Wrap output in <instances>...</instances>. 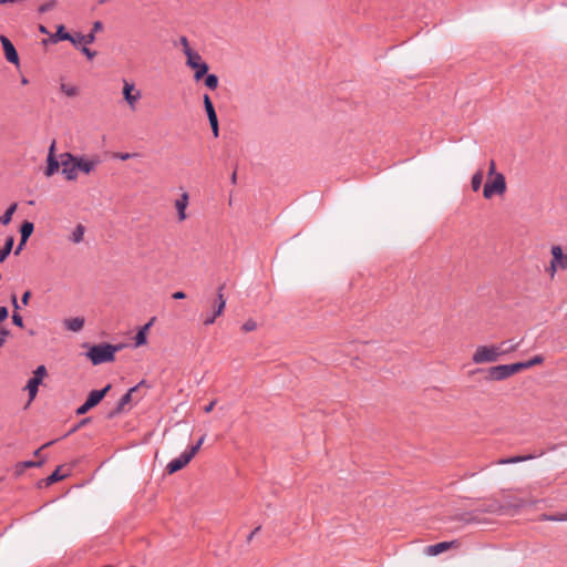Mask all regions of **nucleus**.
Masks as SVG:
<instances>
[{
	"label": "nucleus",
	"instance_id": "1",
	"mask_svg": "<svg viewBox=\"0 0 567 567\" xmlns=\"http://www.w3.org/2000/svg\"><path fill=\"white\" fill-rule=\"evenodd\" d=\"M524 505H525L524 501H518L515 504L504 505L498 499H488L486 503H483L482 505H480L475 511L463 514L460 517V520L465 523V524L477 523L478 520H477V518L475 516L476 513H489V514H498V515H501V514H504L505 512H507L511 508L519 509Z\"/></svg>",
	"mask_w": 567,
	"mask_h": 567
},
{
	"label": "nucleus",
	"instance_id": "2",
	"mask_svg": "<svg viewBox=\"0 0 567 567\" xmlns=\"http://www.w3.org/2000/svg\"><path fill=\"white\" fill-rule=\"evenodd\" d=\"M123 344L100 343L92 346L86 355L93 365H99L105 362H112L115 359V353L123 349Z\"/></svg>",
	"mask_w": 567,
	"mask_h": 567
},
{
	"label": "nucleus",
	"instance_id": "3",
	"mask_svg": "<svg viewBox=\"0 0 567 567\" xmlns=\"http://www.w3.org/2000/svg\"><path fill=\"white\" fill-rule=\"evenodd\" d=\"M501 352L497 344L478 346L473 353L472 361L475 364L493 363L499 360Z\"/></svg>",
	"mask_w": 567,
	"mask_h": 567
},
{
	"label": "nucleus",
	"instance_id": "4",
	"mask_svg": "<svg viewBox=\"0 0 567 567\" xmlns=\"http://www.w3.org/2000/svg\"><path fill=\"white\" fill-rule=\"evenodd\" d=\"M112 385L109 383L101 390H93L89 393L85 402L76 409V415H83L91 409L96 406L111 390Z\"/></svg>",
	"mask_w": 567,
	"mask_h": 567
},
{
	"label": "nucleus",
	"instance_id": "5",
	"mask_svg": "<svg viewBox=\"0 0 567 567\" xmlns=\"http://www.w3.org/2000/svg\"><path fill=\"white\" fill-rule=\"evenodd\" d=\"M186 65L189 66L192 70H194V79L195 81H199L204 78V75L208 72V64L203 61L202 55L194 51V52H186Z\"/></svg>",
	"mask_w": 567,
	"mask_h": 567
},
{
	"label": "nucleus",
	"instance_id": "6",
	"mask_svg": "<svg viewBox=\"0 0 567 567\" xmlns=\"http://www.w3.org/2000/svg\"><path fill=\"white\" fill-rule=\"evenodd\" d=\"M60 165L62 167V175L66 181H75L78 177L76 173V156L70 152L61 153L60 156Z\"/></svg>",
	"mask_w": 567,
	"mask_h": 567
},
{
	"label": "nucleus",
	"instance_id": "7",
	"mask_svg": "<svg viewBox=\"0 0 567 567\" xmlns=\"http://www.w3.org/2000/svg\"><path fill=\"white\" fill-rule=\"evenodd\" d=\"M506 192V181L502 173L495 174L492 182H486L483 188V196L486 199L493 195H503Z\"/></svg>",
	"mask_w": 567,
	"mask_h": 567
},
{
	"label": "nucleus",
	"instance_id": "8",
	"mask_svg": "<svg viewBox=\"0 0 567 567\" xmlns=\"http://www.w3.org/2000/svg\"><path fill=\"white\" fill-rule=\"evenodd\" d=\"M513 374L514 372L511 364H499L488 368L485 379L488 381H502Z\"/></svg>",
	"mask_w": 567,
	"mask_h": 567
},
{
	"label": "nucleus",
	"instance_id": "9",
	"mask_svg": "<svg viewBox=\"0 0 567 567\" xmlns=\"http://www.w3.org/2000/svg\"><path fill=\"white\" fill-rule=\"evenodd\" d=\"M144 384H145V380H142L136 385L132 386L124 395H122V398L117 402L116 406L107 413V415H106L107 419H113L116 415L121 414L124 410V406L131 402L132 395H133V390H137L140 386H142Z\"/></svg>",
	"mask_w": 567,
	"mask_h": 567
},
{
	"label": "nucleus",
	"instance_id": "10",
	"mask_svg": "<svg viewBox=\"0 0 567 567\" xmlns=\"http://www.w3.org/2000/svg\"><path fill=\"white\" fill-rule=\"evenodd\" d=\"M123 97L131 106V109H135L136 102L142 97L141 91L135 89L134 83H130L126 80H123Z\"/></svg>",
	"mask_w": 567,
	"mask_h": 567
},
{
	"label": "nucleus",
	"instance_id": "11",
	"mask_svg": "<svg viewBox=\"0 0 567 567\" xmlns=\"http://www.w3.org/2000/svg\"><path fill=\"white\" fill-rule=\"evenodd\" d=\"M0 42L2 44L7 61L18 66L20 63L19 54L12 42L6 35H0Z\"/></svg>",
	"mask_w": 567,
	"mask_h": 567
},
{
	"label": "nucleus",
	"instance_id": "12",
	"mask_svg": "<svg viewBox=\"0 0 567 567\" xmlns=\"http://www.w3.org/2000/svg\"><path fill=\"white\" fill-rule=\"evenodd\" d=\"M223 290H224V286H220L217 291V301H218L217 308L212 315L206 316L204 318L203 323L205 326L213 324L215 322L216 318L223 313L225 306H226V299L224 298Z\"/></svg>",
	"mask_w": 567,
	"mask_h": 567
},
{
	"label": "nucleus",
	"instance_id": "13",
	"mask_svg": "<svg viewBox=\"0 0 567 567\" xmlns=\"http://www.w3.org/2000/svg\"><path fill=\"white\" fill-rule=\"evenodd\" d=\"M100 163H101V161L97 156H94L92 158H84V157L76 156V163H75L76 172L81 171L84 174H90L91 172H93L96 168V166Z\"/></svg>",
	"mask_w": 567,
	"mask_h": 567
},
{
	"label": "nucleus",
	"instance_id": "14",
	"mask_svg": "<svg viewBox=\"0 0 567 567\" xmlns=\"http://www.w3.org/2000/svg\"><path fill=\"white\" fill-rule=\"evenodd\" d=\"M190 460H192L190 455L185 450L178 457L172 460L166 465L167 473L173 474V473L181 471L183 467H185L190 462Z\"/></svg>",
	"mask_w": 567,
	"mask_h": 567
},
{
	"label": "nucleus",
	"instance_id": "15",
	"mask_svg": "<svg viewBox=\"0 0 567 567\" xmlns=\"http://www.w3.org/2000/svg\"><path fill=\"white\" fill-rule=\"evenodd\" d=\"M189 204V195L187 192H183L181 197L175 200V207L177 209L178 220L183 221L186 219V208Z\"/></svg>",
	"mask_w": 567,
	"mask_h": 567
},
{
	"label": "nucleus",
	"instance_id": "16",
	"mask_svg": "<svg viewBox=\"0 0 567 567\" xmlns=\"http://www.w3.org/2000/svg\"><path fill=\"white\" fill-rule=\"evenodd\" d=\"M551 256L555 260V262L559 266V269L565 270L567 269V254L563 252V249L560 246L555 245L550 249Z\"/></svg>",
	"mask_w": 567,
	"mask_h": 567
},
{
	"label": "nucleus",
	"instance_id": "17",
	"mask_svg": "<svg viewBox=\"0 0 567 567\" xmlns=\"http://www.w3.org/2000/svg\"><path fill=\"white\" fill-rule=\"evenodd\" d=\"M457 545V540H451V542H441L435 545H431L427 547L426 551L430 555H439L450 548H453Z\"/></svg>",
	"mask_w": 567,
	"mask_h": 567
},
{
	"label": "nucleus",
	"instance_id": "18",
	"mask_svg": "<svg viewBox=\"0 0 567 567\" xmlns=\"http://www.w3.org/2000/svg\"><path fill=\"white\" fill-rule=\"evenodd\" d=\"M103 30V23L101 21H95L92 25L91 31L84 37H79V41H83L84 44H92L95 41L96 32Z\"/></svg>",
	"mask_w": 567,
	"mask_h": 567
},
{
	"label": "nucleus",
	"instance_id": "19",
	"mask_svg": "<svg viewBox=\"0 0 567 567\" xmlns=\"http://www.w3.org/2000/svg\"><path fill=\"white\" fill-rule=\"evenodd\" d=\"M154 318L151 319L150 322L144 324L136 333L134 340H135V347H141L146 343L147 341V331L153 324Z\"/></svg>",
	"mask_w": 567,
	"mask_h": 567
},
{
	"label": "nucleus",
	"instance_id": "20",
	"mask_svg": "<svg viewBox=\"0 0 567 567\" xmlns=\"http://www.w3.org/2000/svg\"><path fill=\"white\" fill-rule=\"evenodd\" d=\"M50 40L53 43H56L59 41H68V40H71V33L66 31V29L63 24H60L56 27L55 33H53L50 37Z\"/></svg>",
	"mask_w": 567,
	"mask_h": 567
},
{
	"label": "nucleus",
	"instance_id": "21",
	"mask_svg": "<svg viewBox=\"0 0 567 567\" xmlns=\"http://www.w3.org/2000/svg\"><path fill=\"white\" fill-rule=\"evenodd\" d=\"M519 344L520 342H514L513 340L502 341L499 344H497L501 357L516 351Z\"/></svg>",
	"mask_w": 567,
	"mask_h": 567
},
{
	"label": "nucleus",
	"instance_id": "22",
	"mask_svg": "<svg viewBox=\"0 0 567 567\" xmlns=\"http://www.w3.org/2000/svg\"><path fill=\"white\" fill-rule=\"evenodd\" d=\"M64 326L70 331H80L84 326V319L81 317L70 318L64 320Z\"/></svg>",
	"mask_w": 567,
	"mask_h": 567
},
{
	"label": "nucleus",
	"instance_id": "23",
	"mask_svg": "<svg viewBox=\"0 0 567 567\" xmlns=\"http://www.w3.org/2000/svg\"><path fill=\"white\" fill-rule=\"evenodd\" d=\"M13 245H14L13 236L7 237L3 247L0 248V262L4 261L8 258V256L12 251Z\"/></svg>",
	"mask_w": 567,
	"mask_h": 567
},
{
	"label": "nucleus",
	"instance_id": "24",
	"mask_svg": "<svg viewBox=\"0 0 567 567\" xmlns=\"http://www.w3.org/2000/svg\"><path fill=\"white\" fill-rule=\"evenodd\" d=\"M60 159L56 157H47V167L44 171L45 176L50 177L59 171Z\"/></svg>",
	"mask_w": 567,
	"mask_h": 567
},
{
	"label": "nucleus",
	"instance_id": "25",
	"mask_svg": "<svg viewBox=\"0 0 567 567\" xmlns=\"http://www.w3.org/2000/svg\"><path fill=\"white\" fill-rule=\"evenodd\" d=\"M532 458H534L533 455H517V456H513V457H508V458H499L498 461H496V464H499V465L516 464V463L528 461Z\"/></svg>",
	"mask_w": 567,
	"mask_h": 567
},
{
	"label": "nucleus",
	"instance_id": "26",
	"mask_svg": "<svg viewBox=\"0 0 567 567\" xmlns=\"http://www.w3.org/2000/svg\"><path fill=\"white\" fill-rule=\"evenodd\" d=\"M40 384H41L40 381L34 380L32 378L29 379V381L25 385V390L28 391L30 401L34 400V398L37 396L38 389H39Z\"/></svg>",
	"mask_w": 567,
	"mask_h": 567
},
{
	"label": "nucleus",
	"instance_id": "27",
	"mask_svg": "<svg viewBox=\"0 0 567 567\" xmlns=\"http://www.w3.org/2000/svg\"><path fill=\"white\" fill-rule=\"evenodd\" d=\"M33 230H34V224L32 221H29V220L23 221L22 225L20 226L21 238H23L24 240H28L30 238V236L32 235Z\"/></svg>",
	"mask_w": 567,
	"mask_h": 567
},
{
	"label": "nucleus",
	"instance_id": "28",
	"mask_svg": "<svg viewBox=\"0 0 567 567\" xmlns=\"http://www.w3.org/2000/svg\"><path fill=\"white\" fill-rule=\"evenodd\" d=\"M540 520L545 522H566L567 520V511L564 513L556 514H543L540 516Z\"/></svg>",
	"mask_w": 567,
	"mask_h": 567
},
{
	"label": "nucleus",
	"instance_id": "29",
	"mask_svg": "<svg viewBox=\"0 0 567 567\" xmlns=\"http://www.w3.org/2000/svg\"><path fill=\"white\" fill-rule=\"evenodd\" d=\"M84 233H85V228L83 225L79 224L74 230L72 231V235L70 237V240L74 244H79L83 240V237H84Z\"/></svg>",
	"mask_w": 567,
	"mask_h": 567
},
{
	"label": "nucleus",
	"instance_id": "30",
	"mask_svg": "<svg viewBox=\"0 0 567 567\" xmlns=\"http://www.w3.org/2000/svg\"><path fill=\"white\" fill-rule=\"evenodd\" d=\"M60 470H61V466H58L55 468V471L45 478L47 486H49L55 482H59L69 475V474H61Z\"/></svg>",
	"mask_w": 567,
	"mask_h": 567
},
{
	"label": "nucleus",
	"instance_id": "31",
	"mask_svg": "<svg viewBox=\"0 0 567 567\" xmlns=\"http://www.w3.org/2000/svg\"><path fill=\"white\" fill-rule=\"evenodd\" d=\"M16 209H17V204L16 203L10 205L7 208V210L3 213V215L0 217V224L8 225L11 221L12 215L16 212Z\"/></svg>",
	"mask_w": 567,
	"mask_h": 567
},
{
	"label": "nucleus",
	"instance_id": "32",
	"mask_svg": "<svg viewBox=\"0 0 567 567\" xmlns=\"http://www.w3.org/2000/svg\"><path fill=\"white\" fill-rule=\"evenodd\" d=\"M483 178H484V174H483V171H477L473 176H472V181H471V185H472V189L474 192H477L481 186H482V182H483Z\"/></svg>",
	"mask_w": 567,
	"mask_h": 567
},
{
	"label": "nucleus",
	"instance_id": "33",
	"mask_svg": "<svg viewBox=\"0 0 567 567\" xmlns=\"http://www.w3.org/2000/svg\"><path fill=\"white\" fill-rule=\"evenodd\" d=\"M60 90L69 97H74L79 94V89L71 84L61 83Z\"/></svg>",
	"mask_w": 567,
	"mask_h": 567
},
{
	"label": "nucleus",
	"instance_id": "34",
	"mask_svg": "<svg viewBox=\"0 0 567 567\" xmlns=\"http://www.w3.org/2000/svg\"><path fill=\"white\" fill-rule=\"evenodd\" d=\"M205 85L209 89V90H216L217 86H218V83H219V80H218V76L216 74H205Z\"/></svg>",
	"mask_w": 567,
	"mask_h": 567
},
{
	"label": "nucleus",
	"instance_id": "35",
	"mask_svg": "<svg viewBox=\"0 0 567 567\" xmlns=\"http://www.w3.org/2000/svg\"><path fill=\"white\" fill-rule=\"evenodd\" d=\"M203 103H204V107H205L207 116H210L216 113L214 104L208 94H204Z\"/></svg>",
	"mask_w": 567,
	"mask_h": 567
},
{
	"label": "nucleus",
	"instance_id": "36",
	"mask_svg": "<svg viewBox=\"0 0 567 567\" xmlns=\"http://www.w3.org/2000/svg\"><path fill=\"white\" fill-rule=\"evenodd\" d=\"M47 375V369L43 364L39 365L34 371H33V377L32 379L34 380H38L40 382H42L43 378Z\"/></svg>",
	"mask_w": 567,
	"mask_h": 567
},
{
	"label": "nucleus",
	"instance_id": "37",
	"mask_svg": "<svg viewBox=\"0 0 567 567\" xmlns=\"http://www.w3.org/2000/svg\"><path fill=\"white\" fill-rule=\"evenodd\" d=\"M56 6V0H49L47 2H44L43 4H41L38 9L39 13H45L52 9H54Z\"/></svg>",
	"mask_w": 567,
	"mask_h": 567
},
{
	"label": "nucleus",
	"instance_id": "38",
	"mask_svg": "<svg viewBox=\"0 0 567 567\" xmlns=\"http://www.w3.org/2000/svg\"><path fill=\"white\" fill-rule=\"evenodd\" d=\"M204 440H205V435H203L195 445H193L192 447L187 449L186 452L190 455V457L193 458L195 456V454L197 453V451L200 449L202 444L204 443Z\"/></svg>",
	"mask_w": 567,
	"mask_h": 567
},
{
	"label": "nucleus",
	"instance_id": "39",
	"mask_svg": "<svg viewBox=\"0 0 567 567\" xmlns=\"http://www.w3.org/2000/svg\"><path fill=\"white\" fill-rule=\"evenodd\" d=\"M257 328V323L255 320L252 319H248L247 321L244 322V324L241 326V329L243 331L245 332H250V331H254L255 329Z\"/></svg>",
	"mask_w": 567,
	"mask_h": 567
},
{
	"label": "nucleus",
	"instance_id": "40",
	"mask_svg": "<svg viewBox=\"0 0 567 567\" xmlns=\"http://www.w3.org/2000/svg\"><path fill=\"white\" fill-rule=\"evenodd\" d=\"M511 365H512L514 374L522 370L529 369L527 361L515 362V363H512Z\"/></svg>",
	"mask_w": 567,
	"mask_h": 567
},
{
	"label": "nucleus",
	"instance_id": "41",
	"mask_svg": "<svg viewBox=\"0 0 567 567\" xmlns=\"http://www.w3.org/2000/svg\"><path fill=\"white\" fill-rule=\"evenodd\" d=\"M43 461H24L19 464L22 468H29V467H40L42 466Z\"/></svg>",
	"mask_w": 567,
	"mask_h": 567
},
{
	"label": "nucleus",
	"instance_id": "42",
	"mask_svg": "<svg viewBox=\"0 0 567 567\" xmlns=\"http://www.w3.org/2000/svg\"><path fill=\"white\" fill-rule=\"evenodd\" d=\"M89 44H84L80 48V51L87 58V60H93L96 55V51H92L87 48Z\"/></svg>",
	"mask_w": 567,
	"mask_h": 567
},
{
	"label": "nucleus",
	"instance_id": "43",
	"mask_svg": "<svg viewBox=\"0 0 567 567\" xmlns=\"http://www.w3.org/2000/svg\"><path fill=\"white\" fill-rule=\"evenodd\" d=\"M12 322L19 328H23V318L18 311H13L12 313Z\"/></svg>",
	"mask_w": 567,
	"mask_h": 567
},
{
	"label": "nucleus",
	"instance_id": "44",
	"mask_svg": "<svg viewBox=\"0 0 567 567\" xmlns=\"http://www.w3.org/2000/svg\"><path fill=\"white\" fill-rule=\"evenodd\" d=\"M179 42H181V44L183 47V52H184L185 55H186V52H188V53L189 52H194V50L189 47V42H188V39L186 37H184V35L181 37Z\"/></svg>",
	"mask_w": 567,
	"mask_h": 567
},
{
	"label": "nucleus",
	"instance_id": "45",
	"mask_svg": "<svg viewBox=\"0 0 567 567\" xmlns=\"http://www.w3.org/2000/svg\"><path fill=\"white\" fill-rule=\"evenodd\" d=\"M79 37H84V34L80 32L71 33V40H69L76 49H80V44L83 43V41H79Z\"/></svg>",
	"mask_w": 567,
	"mask_h": 567
},
{
	"label": "nucleus",
	"instance_id": "46",
	"mask_svg": "<svg viewBox=\"0 0 567 567\" xmlns=\"http://www.w3.org/2000/svg\"><path fill=\"white\" fill-rule=\"evenodd\" d=\"M10 331L7 328L0 327V348L4 344Z\"/></svg>",
	"mask_w": 567,
	"mask_h": 567
},
{
	"label": "nucleus",
	"instance_id": "47",
	"mask_svg": "<svg viewBox=\"0 0 567 567\" xmlns=\"http://www.w3.org/2000/svg\"><path fill=\"white\" fill-rule=\"evenodd\" d=\"M90 421H91V417H85V419L81 420V421H80L75 426H73V427L69 431V433H68L66 435H69V434H71V433H74V432H75V431H78L80 427H82V426H84L85 424H87Z\"/></svg>",
	"mask_w": 567,
	"mask_h": 567
},
{
	"label": "nucleus",
	"instance_id": "48",
	"mask_svg": "<svg viewBox=\"0 0 567 567\" xmlns=\"http://www.w3.org/2000/svg\"><path fill=\"white\" fill-rule=\"evenodd\" d=\"M544 361V358L542 355H535L530 360H528V367L532 368L536 364H540Z\"/></svg>",
	"mask_w": 567,
	"mask_h": 567
},
{
	"label": "nucleus",
	"instance_id": "49",
	"mask_svg": "<svg viewBox=\"0 0 567 567\" xmlns=\"http://www.w3.org/2000/svg\"><path fill=\"white\" fill-rule=\"evenodd\" d=\"M137 154L135 153H116L115 157L120 158L121 161H126L128 158L135 157Z\"/></svg>",
	"mask_w": 567,
	"mask_h": 567
},
{
	"label": "nucleus",
	"instance_id": "50",
	"mask_svg": "<svg viewBox=\"0 0 567 567\" xmlns=\"http://www.w3.org/2000/svg\"><path fill=\"white\" fill-rule=\"evenodd\" d=\"M557 269H559V266L555 262L554 258H551V261H550V266H549V275L550 277L553 278L557 271Z\"/></svg>",
	"mask_w": 567,
	"mask_h": 567
},
{
	"label": "nucleus",
	"instance_id": "51",
	"mask_svg": "<svg viewBox=\"0 0 567 567\" xmlns=\"http://www.w3.org/2000/svg\"><path fill=\"white\" fill-rule=\"evenodd\" d=\"M28 240H24L23 238H20V243L18 244L16 250H14V255L18 256L20 255V252L22 251V249L24 248L25 244H27Z\"/></svg>",
	"mask_w": 567,
	"mask_h": 567
},
{
	"label": "nucleus",
	"instance_id": "52",
	"mask_svg": "<svg viewBox=\"0 0 567 567\" xmlns=\"http://www.w3.org/2000/svg\"><path fill=\"white\" fill-rule=\"evenodd\" d=\"M9 316L7 307H0V322L4 321Z\"/></svg>",
	"mask_w": 567,
	"mask_h": 567
},
{
	"label": "nucleus",
	"instance_id": "53",
	"mask_svg": "<svg viewBox=\"0 0 567 567\" xmlns=\"http://www.w3.org/2000/svg\"><path fill=\"white\" fill-rule=\"evenodd\" d=\"M11 303H12V307H13V311H18L19 312L20 306L18 303V298H17L16 293L11 295Z\"/></svg>",
	"mask_w": 567,
	"mask_h": 567
},
{
	"label": "nucleus",
	"instance_id": "54",
	"mask_svg": "<svg viewBox=\"0 0 567 567\" xmlns=\"http://www.w3.org/2000/svg\"><path fill=\"white\" fill-rule=\"evenodd\" d=\"M30 297H31V291H29V290H27V291L22 295V297H21V302H22V305H23V306H27V305H28Z\"/></svg>",
	"mask_w": 567,
	"mask_h": 567
},
{
	"label": "nucleus",
	"instance_id": "55",
	"mask_svg": "<svg viewBox=\"0 0 567 567\" xmlns=\"http://www.w3.org/2000/svg\"><path fill=\"white\" fill-rule=\"evenodd\" d=\"M496 173V165H495V162L492 159L489 162V166H488V175L489 176H495Z\"/></svg>",
	"mask_w": 567,
	"mask_h": 567
},
{
	"label": "nucleus",
	"instance_id": "56",
	"mask_svg": "<svg viewBox=\"0 0 567 567\" xmlns=\"http://www.w3.org/2000/svg\"><path fill=\"white\" fill-rule=\"evenodd\" d=\"M261 529V526H257L254 530H251L247 536V543H250L255 535Z\"/></svg>",
	"mask_w": 567,
	"mask_h": 567
},
{
	"label": "nucleus",
	"instance_id": "57",
	"mask_svg": "<svg viewBox=\"0 0 567 567\" xmlns=\"http://www.w3.org/2000/svg\"><path fill=\"white\" fill-rule=\"evenodd\" d=\"M48 157H56L55 156V141L53 140L48 152Z\"/></svg>",
	"mask_w": 567,
	"mask_h": 567
},
{
	"label": "nucleus",
	"instance_id": "58",
	"mask_svg": "<svg viewBox=\"0 0 567 567\" xmlns=\"http://www.w3.org/2000/svg\"><path fill=\"white\" fill-rule=\"evenodd\" d=\"M174 299L182 300L186 298V293L184 291H176L172 296Z\"/></svg>",
	"mask_w": 567,
	"mask_h": 567
},
{
	"label": "nucleus",
	"instance_id": "59",
	"mask_svg": "<svg viewBox=\"0 0 567 567\" xmlns=\"http://www.w3.org/2000/svg\"><path fill=\"white\" fill-rule=\"evenodd\" d=\"M216 404V400L209 402L205 408H204V411L205 413H209L213 411L214 406Z\"/></svg>",
	"mask_w": 567,
	"mask_h": 567
},
{
	"label": "nucleus",
	"instance_id": "60",
	"mask_svg": "<svg viewBox=\"0 0 567 567\" xmlns=\"http://www.w3.org/2000/svg\"><path fill=\"white\" fill-rule=\"evenodd\" d=\"M208 117V121H209V125H215V124H218V117H217V114H213L210 116H207Z\"/></svg>",
	"mask_w": 567,
	"mask_h": 567
},
{
	"label": "nucleus",
	"instance_id": "61",
	"mask_svg": "<svg viewBox=\"0 0 567 567\" xmlns=\"http://www.w3.org/2000/svg\"><path fill=\"white\" fill-rule=\"evenodd\" d=\"M210 128H212V133H213L214 137H218L219 136V124L212 125Z\"/></svg>",
	"mask_w": 567,
	"mask_h": 567
},
{
	"label": "nucleus",
	"instance_id": "62",
	"mask_svg": "<svg viewBox=\"0 0 567 567\" xmlns=\"http://www.w3.org/2000/svg\"><path fill=\"white\" fill-rule=\"evenodd\" d=\"M52 443H53V441H51V442H48V443L43 444L40 449H38V450H35V451H34V455H39V453H40V451H41L42 449H45L47 446L51 445Z\"/></svg>",
	"mask_w": 567,
	"mask_h": 567
},
{
	"label": "nucleus",
	"instance_id": "63",
	"mask_svg": "<svg viewBox=\"0 0 567 567\" xmlns=\"http://www.w3.org/2000/svg\"><path fill=\"white\" fill-rule=\"evenodd\" d=\"M518 501H522V499H520V498L506 499L505 502H502V504H504V505L515 504V503H517Z\"/></svg>",
	"mask_w": 567,
	"mask_h": 567
},
{
	"label": "nucleus",
	"instance_id": "64",
	"mask_svg": "<svg viewBox=\"0 0 567 567\" xmlns=\"http://www.w3.org/2000/svg\"><path fill=\"white\" fill-rule=\"evenodd\" d=\"M20 0H0V4L18 3Z\"/></svg>",
	"mask_w": 567,
	"mask_h": 567
}]
</instances>
